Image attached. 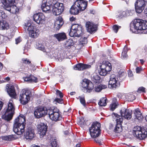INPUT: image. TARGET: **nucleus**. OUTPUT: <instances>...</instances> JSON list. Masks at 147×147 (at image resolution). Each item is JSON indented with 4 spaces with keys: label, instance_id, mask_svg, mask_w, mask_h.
<instances>
[{
    "label": "nucleus",
    "instance_id": "f257e3e1",
    "mask_svg": "<svg viewBox=\"0 0 147 147\" xmlns=\"http://www.w3.org/2000/svg\"><path fill=\"white\" fill-rule=\"evenodd\" d=\"M25 117L23 115L19 116L15 120L13 131L17 135H20L25 131L26 125Z\"/></svg>",
    "mask_w": 147,
    "mask_h": 147
},
{
    "label": "nucleus",
    "instance_id": "f03ea898",
    "mask_svg": "<svg viewBox=\"0 0 147 147\" xmlns=\"http://www.w3.org/2000/svg\"><path fill=\"white\" fill-rule=\"evenodd\" d=\"M87 1L84 0H77L71 7L70 13L73 15L77 14L80 11L84 10L87 7Z\"/></svg>",
    "mask_w": 147,
    "mask_h": 147
},
{
    "label": "nucleus",
    "instance_id": "7ed1b4c3",
    "mask_svg": "<svg viewBox=\"0 0 147 147\" xmlns=\"http://www.w3.org/2000/svg\"><path fill=\"white\" fill-rule=\"evenodd\" d=\"M15 109L13 100H10L8 103L7 108L5 110V113L2 116V118L7 121L11 120L14 114Z\"/></svg>",
    "mask_w": 147,
    "mask_h": 147
},
{
    "label": "nucleus",
    "instance_id": "20e7f679",
    "mask_svg": "<svg viewBox=\"0 0 147 147\" xmlns=\"http://www.w3.org/2000/svg\"><path fill=\"white\" fill-rule=\"evenodd\" d=\"M17 0H1L2 3L5 6V9L12 13H16L19 9L16 5H11L16 3Z\"/></svg>",
    "mask_w": 147,
    "mask_h": 147
},
{
    "label": "nucleus",
    "instance_id": "39448f33",
    "mask_svg": "<svg viewBox=\"0 0 147 147\" xmlns=\"http://www.w3.org/2000/svg\"><path fill=\"white\" fill-rule=\"evenodd\" d=\"M48 112L49 117L51 120L56 121L61 120V114L57 108L52 107L48 108Z\"/></svg>",
    "mask_w": 147,
    "mask_h": 147
},
{
    "label": "nucleus",
    "instance_id": "423d86ee",
    "mask_svg": "<svg viewBox=\"0 0 147 147\" xmlns=\"http://www.w3.org/2000/svg\"><path fill=\"white\" fill-rule=\"evenodd\" d=\"M91 137L93 138L98 137L100 134V124L96 122H94L89 129Z\"/></svg>",
    "mask_w": 147,
    "mask_h": 147
},
{
    "label": "nucleus",
    "instance_id": "0eeeda50",
    "mask_svg": "<svg viewBox=\"0 0 147 147\" xmlns=\"http://www.w3.org/2000/svg\"><path fill=\"white\" fill-rule=\"evenodd\" d=\"M133 131L135 137L139 140H143L147 136V131L140 126H135L134 128Z\"/></svg>",
    "mask_w": 147,
    "mask_h": 147
},
{
    "label": "nucleus",
    "instance_id": "6e6552de",
    "mask_svg": "<svg viewBox=\"0 0 147 147\" xmlns=\"http://www.w3.org/2000/svg\"><path fill=\"white\" fill-rule=\"evenodd\" d=\"M83 29L81 25L75 24L72 25L70 29L69 35L71 37H77L81 35Z\"/></svg>",
    "mask_w": 147,
    "mask_h": 147
},
{
    "label": "nucleus",
    "instance_id": "1a4fd4ad",
    "mask_svg": "<svg viewBox=\"0 0 147 147\" xmlns=\"http://www.w3.org/2000/svg\"><path fill=\"white\" fill-rule=\"evenodd\" d=\"M25 30H27L28 32L29 36L32 38H35L38 37L39 34V30L31 24L28 23L26 24L24 27Z\"/></svg>",
    "mask_w": 147,
    "mask_h": 147
},
{
    "label": "nucleus",
    "instance_id": "9d476101",
    "mask_svg": "<svg viewBox=\"0 0 147 147\" xmlns=\"http://www.w3.org/2000/svg\"><path fill=\"white\" fill-rule=\"evenodd\" d=\"M30 91L28 89L22 90L20 94L19 99L20 103L22 105L26 104L30 100Z\"/></svg>",
    "mask_w": 147,
    "mask_h": 147
},
{
    "label": "nucleus",
    "instance_id": "9b49d317",
    "mask_svg": "<svg viewBox=\"0 0 147 147\" xmlns=\"http://www.w3.org/2000/svg\"><path fill=\"white\" fill-rule=\"evenodd\" d=\"M100 67V70L99 73L102 76H106L107 72L110 71L112 68L111 63L108 61H103Z\"/></svg>",
    "mask_w": 147,
    "mask_h": 147
},
{
    "label": "nucleus",
    "instance_id": "f8f14e48",
    "mask_svg": "<svg viewBox=\"0 0 147 147\" xmlns=\"http://www.w3.org/2000/svg\"><path fill=\"white\" fill-rule=\"evenodd\" d=\"M48 109L44 107H40L37 108L35 110L34 114L36 117L39 118L44 117L48 113Z\"/></svg>",
    "mask_w": 147,
    "mask_h": 147
},
{
    "label": "nucleus",
    "instance_id": "ddd939ff",
    "mask_svg": "<svg viewBox=\"0 0 147 147\" xmlns=\"http://www.w3.org/2000/svg\"><path fill=\"white\" fill-rule=\"evenodd\" d=\"M147 4V0L137 1L135 3L136 11L137 13H140L144 9Z\"/></svg>",
    "mask_w": 147,
    "mask_h": 147
},
{
    "label": "nucleus",
    "instance_id": "4468645a",
    "mask_svg": "<svg viewBox=\"0 0 147 147\" xmlns=\"http://www.w3.org/2000/svg\"><path fill=\"white\" fill-rule=\"evenodd\" d=\"M115 116L116 117L117 124L114 129V131L117 133H120L122 131L121 127V123L123 121V119L117 114H115Z\"/></svg>",
    "mask_w": 147,
    "mask_h": 147
},
{
    "label": "nucleus",
    "instance_id": "2eb2a0df",
    "mask_svg": "<svg viewBox=\"0 0 147 147\" xmlns=\"http://www.w3.org/2000/svg\"><path fill=\"white\" fill-rule=\"evenodd\" d=\"M82 87L86 90V91L90 92L94 88V84L90 80L84 79L82 83Z\"/></svg>",
    "mask_w": 147,
    "mask_h": 147
},
{
    "label": "nucleus",
    "instance_id": "dca6fc26",
    "mask_svg": "<svg viewBox=\"0 0 147 147\" xmlns=\"http://www.w3.org/2000/svg\"><path fill=\"white\" fill-rule=\"evenodd\" d=\"M33 18L34 20L38 24H43L45 23V17L42 13H40L34 14Z\"/></svg>",
    "mask_w": 147,
    "mask_h": 147
},
{
    "label": "nucleus",
    "instance_id": "f3484780",
    "mask_svg": "<svg viewBox=\"0 0 147 147\" xmlns=\"http://www.w3.org/2000/svg\"><path fill=\"white\" fill-rule=\"evenodd\" d=\"M118 82L117 77L114 74L111 75L109 82V88L112 89L116 88L118 85Z\"/></svg>",
    "mask_w": 147,
    "mask_h": 147
},
{
    "label": "nucleus",
    "instance_id": "a211bd4d",
    "mask_svg": "<svg viewBox=\"0 0 147 147\" xmlns=\"http://www.w3.org/2000/svg\"><path fill=\"white\" fill-rule=\"evenodd\" d=\"M47 126L44 123H41L37 126L38 134L40 138H42L45 135L47 130Z\"/></svg>",
    "mask_w": 147,
    "mask_h": 147
},
{
    "label": "nucleus",
    "instance_id": "6ab92c4d",
    "mask_svg": "<svg viewBox=\"0 0 147 147\" xmlns=\"http://www.w3.org/2000/svg\"><path fill=\"white\" fill-rule=\"evenodd\" d=\"M53 4V1L51 0H43L42 3L41 5V8L44 12H49L50 11V8Z\"/></svg>",
    "mask_w": 147,
    "mask_h": 147
},
{
    "label": "nucleus",
    "instance_id": "aec40b11",
    "mask_svg": "<svg viewBox=\"0 0 147 147\" xmlns=\"http://www.w3.org/2000/svg\"><path fill=\"white\" fill-rule=\"evenodd\" d=\"M86 26L87 31L91 34L95 32L97 30V25L91 22H87Z\"/></svg>",
    "mask_w": 147,
    "mask_h": 147
},
{
    "label": "nucleus",
    "instance_id": "412c9836",
    "mask_svg": "<svg viewBox=\"0 0 147 147\" xmlns=\"http://www.w3.org/2000/svg\"><path fill=\"white\" fill-rule=\"evenodd\" d=\"M136 30H144V20L140 19H136L132 22Z\"/></svg>",
    "mask_w": 147,
    "mask_h": 147
},
{
    "label": "nucleus",
    "instance_id": "4be33fe9",
    "mask_svg": "<svg viewBox=\"0 0 147 147\" xmlns=\"http://www.w3.org/2000/svg\"><path fill=\"white\" fill-rule=\"evenodd\" d=\"M136 30H144V20L140 19H136L132 22Z\"/></svg>",
    "mask_w": 147,
    "mask_h": 147
},
{
    "label": "nucleus",
    "instance_id": "5701e85b",
    "mask_svg": "<svg viewBox=\"0 0 147 147\" xmlns=\"http://www.w3.org/2000/svg\"><path fill=\"white\" fill-rule=\"evenodd\" d=\"M120 113L122 118L124 117L127 119H130L131 117V111L130 110L122 108L120 111Z\"/></svg>",
    "mask_w": 147,
    "mask_h": 147
},
{
    "label": "nucleus",
    "instance_id": "b1692460",
    "mask_svg": "<svg viewBox=\"0 0 147 147\" xmlns=\"http://www.w3.org/2000/svg\"><path fill=\"white\" fill-rule=\"evenodd\" d=\"M134 11L133 10H127L125 11H121L119 12V14L116 16L119 19L126 17L129 15H131Z\"/></svg>",
    "mask_w": 147,
    "mask_h": 147
},
{
    "label": "nucleus",
    "instance_id": "393cba45",
    "mask_svg": "<svg viewBox=\"0 0 147 147\" xmlns=\"http://www.w3.org/2000/svg\"><path fill=\"white\" fill-rule=\"evenodd\" d=\"M6 89L7 92L9 95L12 97H15L16 96L14 86L11 84H7Z\"/></svg>",
    "mask_w": 147,
    "mask_h": 147
},
{
    "label": "nucleus",
    "instance_id": "a878e982",
    "mask_svg": "<svg viewBox=\"0 0 147 147\" xmlns=\"http://www.w3.org/2000/svg\"><path fill=\"white\" fill-rule=\"evenodd\" d=\"M91 67V66L90 65L79 63L74 66L73 67V69L75 70L82 71L90 68Z\"/></svg>",
    "mask_w": 147,
    "mask_h": 147
},
{
    "label": "nucleus",
    "instance_id": "bb28decb",
    "mask_svg": "<svg viewBox=\"0 0 147 147\" xmlns=\"http://www.w3.org/2000/svg\"><path fill=\"white\" fill-rule=\"evenodd\" d=\"M34 130L31 127H28L25 134V136L27 139H31L34 136Z\"/></svg>",
    "mask_w": 147,
    "mask_h": 147
},
{
    "label": "nucleus",
    "instance_id": "cd10ccee",
    "mask_svg": "<svg viewBox=\"0 0 147 147\" xmlns=\"http://www.w3.org/2000/svg\"><path fill=\"white\" fill-rule=\"evenodd\" d=\"M24 79L25 81L29 82L36 83L38 81V78L32 75H31L29 76L24 78Z\"/></svg>",
    "mask_w": 147,
    "mask_h": 147
},
{
    "label": "nucleus",
    "instance_id": "c85d7f7f",
    "mask_svg": "<svg viewBox=\"0 0 147 147\" xmlns=\"http://www.w3.org/2000/svg\"><path fill=\"white\" fill-rule=\"evenodd\" d=\"M54 36L59 41L63 40L66 38V34L64 32L59 33L54 35Z\"/></svg>",
    "mask_w": 147,
    "mask_h": 147
},
{
    "label": "nucleus",
    "instance_id": "c756f323",
    "mask_svg": "<svg viewBox=\"0 0 147 147\" xmlns=\"http://www.w3.org/2000/svg\"><path fill=\"white\" fill-rule=\"evenodd\" d=\"M53 5H55V7H56L60 11H61L62 13L63 11L64 7L63 3L57 2L56 0H53Z\"/></svg>",
    "mask_w": 147,
    "mask_h": 147
},
{
    "label": "nucleus",
    "instance_id": "7c9ffc66",
    "mask_svg": "<svg viewBox=\"0 0 147 147\" xmlns=\"http://www.w3.org/2000/svg\"><path fill=\"white\" fill-rule=\"evenodd\" d=\"M36 47L37 49L40 50L43 52L49 53L50 52V49L48 48H46L42 45L39 44V43L36 44Z\"/></svg>",
    "mask_w": 147,
    "mask_h": 147
},
{
    "label": "nucleus",
    "instance_id": "2f4dec72",
    "mask_svg": "<svg viewBox=\"0 0 147 147\" xmlns=\"http://www.w3.org/2000/svg\"><path fill=\"white\" fill-rule=\"evenodd\" d=\"M2 139L4 140L10 141L14 140L16 138L15 135H11L3 136L2 137Z\"/></svg>",
    "mask_w": 147,
    "mask_h": 147
},
{
    "label": "nucleus",
    "instance_id": "473e14b6",
    "mask_svg": "<svg viewBox=\"0 0 147 147\" xmlns=\"http://www.w3.org/2000/svg\"><path fill=\"white\" fill-rule=\"evenodd\" d=\"M107 87V86L105 85L100 84L95 87L94 90L96 92H99L102 89H105Z\"/></svg>",
    "mask_w": 147,
    "mask_h": 147
},
{
    "label": "nucleus",
    "instance_id": "72a5a7b5",
    "mask_svg": "<svg viewBox=\"0 0 147 147\" xmlns=\"http://www.w3.org/2000/svg\"><path fill=\"white\" fill-rule=\"evenodd\" d=\"M134 114L136 118L139 120L142 119V115L140 110L138 109H136L135 110Z\"/></svg>",
    "mask_w": 147,
    "mask_h": 147
},
{
    "label": "nucleus",
    "instance_id": "f704fd0d",
    "mask_svg": "<svg viewBox=\"0 0 147 147\" xmlns=\"http://www.w3.org/2000/svg\"><path fill=\"white\" fill-rule=\"evenodd\" d=\"M91 79L94 82L97 83L99 82L100 78L96 73H94L91 75Z\"/></svg>",
    "mask_w": 147,
    "mask_h": 147
},
{
    "label": "nucleus",
    "instance_id": "c9c22d12",
    "mask_svg": "<svg viewBox=\"0 0 147 147\" xmlns=\"http://www.w3.org/2000/svg\"><path fill=\"white\" fill-rule=\"evenodd\" d=\"M50 144L48 147H57L56 139L54 137L51 138L50 139Z\"/></svg>",
    "mask_w": 147,
    "mask_h": 147
},
{
    "label": "nucleus",
    "instance_id": "e433bc0d",
    "mask_svg": "<svg viewBox=\"0 0 147 147\" xmlns=\"http://www.w3.org/2000/svg\"><path fill=\"white\" fill-rule=\"evenodd\" d=\"M107 99L106 97H102L101 98L98 102V105L100 106H105L107 105Z\"/></svg>",
    "mask_w": 147,
    "mask_h": 147
},
{
    "label": "nucleus",
    "instance_id": "4c0bfd02",
    "mask_svg": "<svg viewBox=\"0 0 147 147\" xmlns=\"http://www.w3.org/2000/svg\"><path fill=\"white\" fill-rule=\"evenodd\" d=\"M127 51L128 49L127 47L125 46L121 54V58L122 59H124L127 58Z\"/></svg>",
    "mask_w": 147,
    "mask_h": 147
},
{
    "label": "nucleus",
    "instance_id": "58836bf2",
    "mask_svg": "<svg viewBox=\"0 0 147 147\" xmlns=\"http://www.w3.org/2000/svg\"><path fill=\"white\" fill-rule=\"evenodd\" d=\"M53 6L52 11L53 14L55 16H57L60 15L62 12L60 11L59 9L56 7H55V5Z\"/></svg>",
    "mask_w": 147,
    "mask_h": 147
},
{
    "label": "nucleus",
    "instance_id": "ea45409f",
    "mask_svg": "<svg viewBox=\"0 0 147 147\" xmlns=\"http://www.w3.org/2000/svg\"><path fill=\"white\" fill-rule=\"evenodd\" d=\"M9 24L5 21H3L2 22L1 21V27L3 29H7L9 28Z\"/></svg>",
    "mask_w": 147,
    "mask_h": 147
},
{
    "label": "nucleus",
    "instance_id": "a19ab883",
    "mask_svg": "<svg viewBox=\"0 0 147 147\" xmlns=\"http://www.w3.org/2000/svg\"><path fill=\"white\" fill-rule=\"evenodd\" d=\"M125 98L127 100L130 102L132 101L136 98L134 95L131 94H129L126 95Z\"/></svg>",
    "mask_w": 147,
    "mask_h": 147
},
{
    "label": "nucleus",
    "instance_id": "79ce46f5",
    "mask_svg": "<svg viewBox=\"0 0 147 147\" xmlns=\"http://www.w3.org/2000/svg\"><path fill=\"white\" fill-rule=\"evenodd\" d=\"M73 45V40L71 39H69L66 41L65 43V47L69 48L72 46Z\"/></svg>",
    "mask_w": 147,
    "mask_h": 147
},
{
    "label": "nucleus",
    "instance_id": "37998d69",
    "mask_svg": "<svg viewBox=\"0 0 147 147\" xmlns=\"http://www.w3.org/2000/svg\"><path fill=\"white\" fill-rule=\"evenodd\" d=\"M87 43V40L86 38L84 37H82L80 38L79 41V44L82 45H84Z\"/></svg>",
    "mask_w": 147,
    "mask_h": 147
},
{
    "label": "nucleus",
    "instance_id": "c03bdc74",
    "mask_svg": "<svg viewBox=\"0 0 147 147\" xmlns=\"http://www.w3.org/2000/svg\"><path fill=\"white\" fill-rule=\"evenodd\" d=\"M55 22L61 26H62L63 24V20L61 17H59L58 19L56 20Z\"/></svg>",
    "mask_w": 147,
    "mask_h": 147
},
{
    "label": "nucleus",
    "instance_id": "a18cd8bd",
    "mask_svg": "<svg viewBox=\"0 0 147 147\" xmlns=\"http://www.w3.org/2000/svg\"><path fill=\"white\" fill-rule=\"evenodd\" d=\"M53 103L56 104L57 103L62 104L63 103V101L62 99L56 98L53 101Z\"/></svg>",
    "mask_w": 147,
    "mask_h": 147
},
{
    "label": "nucleus",
    "instance_id": "49530a36",
    "mask_svg": "<svg viewBox=\"0 0 147 147\" xmlns=\"http://www.w3.org/2000/svg\"><path fill=\"white\" fill-rule=\"evenodd\" d=\"M78 123L81 125H85L86 124V121L84 118L82 117L81 119H79Z\"/></svg>",
    "mask_w": 147,
    "mask_h": 147
},
{
    "label": "nucleus",
    "instance_id": "de8ad7c7",
    "mask_svg": "<svg viewBox=\"0 0 147 147\" xmlns=\"http://www.w3.org/2000/svg\"><path fill=\"white\" fill-rule=\"evenodd\" d=\"M79 98L81 103L84 107L86 105V102L85 98L83 97L79 96Z\"/></svg>",
    "mask_w": 147,
    "mask_h": 147
},
{
    "label": "nucleus",
    "instance_id": "09e8293b",
    "mask_svg": "<svg viewBox=\"0 0 147 147\" xmlns=\"http://www.w3.org/2000/svg\"><path fill=\"white\" fill-rule=\"evenodd\" d=\"M117 105L116 103L114 102L111 104L110 106V109L113 111L117 107Z\"/></svg>",
    "mask_w": 147,
    "mask_h": 147
},
{
    "label": "nucleus",
    "instance_id": "8fccbe9b",
    "mask_svg": "<svg viewBox=\"0 0 147 147\" xmlns=\"http://www.w3.org/2000/svg\"><path fill=\"white\" fill-rule=\"evenodd\" d=\"M0 16L3 19H5L7 17V16L5 12L1 10L0 11Z\"/></svg>",
    "mask_w": 147,
    "mask_h": 147
},
{
    "label": "nucleus",
    "instance_id": "3c124183",
    "mask_svg": "<svg viewBox=\"0 0 147 147\" xmlns=\"http://www.w3.org/2000/svg\"><path fill=\"white\" fill-rule=\"evenodd\" d=\"M136 30L135 28V26L134 24L132 22L131 23L130 30L132 32H135V30Z\"/></svg>",
    "mask_w": 147,
    "mask_h": 147
},
{
    "label": "nucleus",
    "instance_id": "603ef678",
    "mask_svg": "<svg viewBox=\"0 0 147 147\" xmlns=\"http://www.w3.org/2000/svg\"><path fill=\"white\" fill-rule=\"evenodd\" d=\"M144 26L143 27V28H144V34H147V30H146L147 29V21H144V24H143Z\"/></svg>",
    "mask_w": 147,
    "mask_h": 147
},
{
    "label": "nucleus",
    "instance_id": "864d4df0",
    "mask_svg": "<svg viewBox=\"0 0 147 147\" xmlns=\"http://www.w3.org/2000/svg\"><path fill=\"white\" fill-rule=\"evenodd\" d=\"M121 27L120 26H118L116 25H115L113 26V28L115 32L117 33L118 32V29L120 28Z\"/></svg>",
    "mask_w": 147,
    "mask_h": 147
},
{
    "label": "nucleus",
    "instance_id": "5fc2aeb1",
    "mask_svg": "<svg viewBox=\"0 0 147 147\" xmlns=\"http://www.w3.org/2000/svg\"><path fill=\"white\" fill-rule=\"evenodd\" d=\"M145 88L143 87H139L138 90L137 92L139 93L141 92H145Z\"/></svg>",
    "mask_w": 147,
    "mask_h": 147
},
{
    "label": "nucleus",
    "instance_id": "6e6d98bb",
    "mask_svg": "<svg viewBox=\"0 0 147 147\" xmlns=\"http://www.w3.org/2000/svg\"><path fill=\"white\" fill-rule=\"evenodd\" d=\"M61 26L59 25L58 24L56 23H54V28L55 30H59L61 27Z\"/></svg>",
    "mask_w": 147,
    "mask_h": 147
},
{
    "label": "nucleus",
    "instance_id": "4d7b16f0",
    "mask_svg": "<svg viewBox=\"0 0 147 147\" xmlns=\"http://www.w3.org/2000/svg\"><path fill=\"white\" fill-rule=\"evenodd\" d=\"M22 63L25 64L30 65V62L27 59H22Z\"/></svg>",
    "mask_w": 147,
    "mask_h": 147
},
{
    "label": "nucleus",
    "instance_id": "13d9d810",
    "mask_svg": "<svg viewBox=\"0 0 147 147\" xmlns=\"http://www.w3.org/2000/svg\"><path fill=\"white\" fill-rule=\"evenodd\" d=\"M56 94L57 96H59L60 98H62L63 96V94L59 90H57Z\"/></svg>",
    "mask_w": 147,
    "mask_h": 147
},
{
    "label": "nucleus",
    "instance_id": "bf43d9fd",
    "mask_svg": "<svg viewBox=\"0 0 147 147\" xmlns=\"http://www.w3.org/2000/svg\"><path fill=\"white\" fill-rule=\"evenodd\" d=\"M119 75L120 77H123V78H124L126 75V73L124 71L121 72L120 71Z\"/></svg>",
    "mask_w": 147,
    "mask_h": 147
},
{
    "label": "nucleus",
    "instance_id": "052dcab7",
    "mask_svg": "<svg viewBox=\"0 0 147 147\" xmlns=\"http://www.w3.org/2000/svg\"><path fill=\"white\" fill-rule=\"evenodd\" d=\"M142 70V68L141 67H138L136 69V72L137 73H140L141 71Z\"/></svg>",
    "mask_w": 147,
    "mask_h": 147
},
{
    "label": "nucleus",
    "instance_id": "680f3d73",
    "mask_svg": "<svg viewBox=\"0 0 147 147\" xmlns=\"http://www.w3.org/2000/svg\"><path fill=\"white\" fill-rule=\"evenodd\" d=\"M21 41V38L20 37L16 39V43L17 44L20 42Z\"/></svg>",
    "mask_w": 147,
    "mask_h": 147
},
{
    "label": "nucleus",
    "instance_id": "e2e57ef3",
    "mask_svg": "<svg viewBox=\"0 0 147 147\" xmlns=\"http://www.w3.org/2000/svg\"><path fill=\"white\" fill-rule=\"evenodd\" d=\"M94 140L96 143H98L99 144L101 145L102 144V141L100 140H98L97 139L95 138L94 139Z\"/></svg>",
    "mask_w": 147,
    "mask_h": 147
},
{
    "label": "nucleus",
    "instance_id": "0e129e2a",
    "mask_svg": "<svg viewBox=\"0 0 147 147\" xmlns=\"http://www.w3.org/2000/svg\"><path fill=\"white\" fill-rule=\"evenodd\" d=\"M128 74L129 77H131L133 76V74L131 71H129L128 72Z\"/></svg>",
    "mask_w": 147,
    "mask_h": 147
},
{
    "label": "nucleus",
    "instance_id": "69168bd1",
    "mask_svg": "<svg viewBox=\"0 0 147 147\" xmlns=\"http://www.w3.org/2000/svg\"><path fill=\"white\" fill-rule=\"evenodd\" d=\"M76 18H74V17L72 16L70 18L69 20L71 21H75L76 20Z\"/></svg>",
    "mask_w": 147,
    "mask_h": 147
},
{
    "label": "nucleus",
    "instance_id": "338daca9",
    "mask_svg": "<svg viewBox=\"0 0 147 147\" xmlns=\"http://www.w3.org/2000/svg\"><path fill=\"white\" fill-rule=\"evenodd\" d=\"M3 103L1 101H0V111L1 110L3 106Z\"/></svg>",
    "mask_w": 147,
    "mask_h": 147
},
{
    "label": "nucleus",
    "instance_id": "774afa93",
    "mask_svg": "<svg viewBox=\"0 0 147 147\" xmlns=\"http://www.w3.org/2000/svg\"><path fill=\"white\" fill-rule=\"evenodd\" d=\"M76 94V92H72L70 93V94L72 96Z\"/></svg>",
    "mask_w": 147,
    "mask_h": 147
}]
</instances>
